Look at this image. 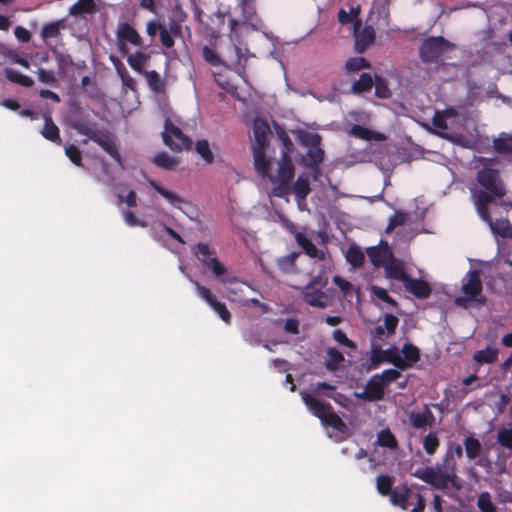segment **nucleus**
Wrapping results in <instances>:
<instances>
[{
    "mask_svg": "<svg viewBox=\"0 0 512 512\" xmlns=\"http://www.w3.org/2000/svg\"><path fill=\"white\" fill-rule=\"evenodd\" d=\"M336 386L327 382H317L314 386L313 391L301 390L299 392L303 403L310 413L317 417L324 427H331L335 430V440L342 441L348 435V427L341 417L333 411L330 403L321 401L318 398V391H328L325 395L328 398L333 399L335 402H339L340 393L333 394L336 390Z\"/></svg>",
    "mask_w": 512,
    "mask_h": 512,
    "instance_id": "nucleus-1",
    "label": "nucleus"
},
{
    "mask_svg": "<svg viewBox=\"0 0 512 512\" xmlns=\"http://www.w3.org/2000/svg\"><path fill=\"white\" fill-rule=\"evenodd\" d=\"M411 475L439 490H446L450 486L460 488L457 483L456 460L453 458L452 449H447L441 462L434 466L420 467L411 472Z\"/></svg>",
    "mask_w": 512,
    "mask_h": 512,
    "instance_id": "nucleus-2",
    "label": "nucleus"
},
{
    "mask_svg": "<svg viewBox=\"0 0 512 512\" xmlns=\"http://www.w3.org/2000/svg\"><path fill=\"white\" fill-rule=\"evenodd\" d=\"M476 180L483 189L472 188L471 198L477 213L485 214L484 206H488L497 198H502L506 194V189L499 171L487 164L477 172Z\"/></svg>",
    "mask_w": 512,
    "mask_h": 512,
    "instance_id": "nucleus-3",
    "label": "nucleus"
},
{
    "mask_svg": "<svg viewBox=\"0 0 512 512\" xmlns=\"http://www.w3.org/2000/svg\"><path fill=\"white\" fill-rule=\"evenodd\" d=\"M269 134L270 128L268 124L261 119H255L253 122V135L255 142L252 145V149L255 170L261 176H265L268 174L269 162L265 157L264 149Z\"/></svg>",
    "mask_w": 512,
    "mask_h": 512,
    "instance_id": "nucleus-4",
    "label": "nucleus"
},
{
    "mask_svg": "<svg viewBox=\"0 0 512 512\" xmlns=\"http://www.w3.org/2000/svg\"><path fill=\"white\" fill-rule=\"evenodd\" d=\"M277 217L281 225L294 236L296 243L308 257L317 261H324L326 259V251L317 248L311 237L307 234L306 229L298 231L295 224L282 213H278Z\"/></svg>",
    "mask_w": 512,
    "mask_h": 512,
    "instance_id": "nucleus-5",
    "label": "nucleus"
},
{
    "mask_svg": "<svg viewBox=\"0 0 512 512\" xmlns=\"http://www.w3.org/2000/svg\"><path fill=\"white\" fill-rule=\"evenodd\" d=\"M456 45L443 36H430L419 47V58L425 64L438 63L446 53L453 51Z\"/></svg>",
    "mask_w": 512,
    "mask_h": 512,
    "instance_id": "nucleus-6",
    "label": "nucleus"
},
{
    "mask_svg": "<svg viewBox=\"0 0 512 512\" xmlns=\"http://www.w3.org/2000/svg\"><path fill=\"white\" fill-rule=\"evenodd\" d=\"M390 502L394 506H398L403 510H407L412 506L410 512H424L426 506L425 499L421 493L407 485H403L401 487L398 486L393 489L390 496Z\"/></svg>",
    "mask_w": 512,
    "mask_h": 512,
    "instance_id": "nucleus-7",
    "label": "nucleus"
},
{
    "mask_svg": "<svg viewBox=\"0 0 512 512\" xmlns=\"http://www.w3.org/2000/svg\"><path fill=\"white\" fill-rule=\"evenodd\" d=\"M192 253L198 258L203 266L208 268L216 277L223 276L227 269L217 259L216 250L207 243L199 242L192 247Z\"/></svg>",
    "mask_w": 512,
    "mask_h": 512,
    "instance_id": "nucleus-8",
    "label": "nucleus"
},
{
    "mask_svg": "<svg viewBox=\"0 0 512 512\" xmlns=\"http://www.w3.org/2000/svg\"><path fill=\"white\" fill-rule=\"evenodd\" d=\"M162 138L164 144L175 152H179L183 149L190 150L192 148V140L186 136L181 129L175 126L170 118H166L165 120Z\"/></svg>",
    "mask_w": 512,
    "mask_h": 512,
    "instance_id": "nucleus-9",
    "label": "nucleus"
},
{
    "mask_svg": "<svg viewBox=\"0 0 512 512\" xmlns=\"http://www.w3.org/2000/svg\"><path fill=\"white\" fill-rule=\"evenodd\" d=\"M116 46L121 54L128 52V44L142 48L144 46L143 38L136 29L127 22H120L116 29Z\"/></svg>",
    "mask_w": 512,
    "mask_h": 512,
    "instance_id": "nucleus-10",
    "label": "nucleus"
},
{
    "mask_svg": "<svg viewBox=\"0 0 512 512\" xmlns=\"http://www.w3.org/2000/svg\"><path fill=\"white\" fill-rule=\"evenodd\" d=\"M496 441L502 450L497 452L495 466L497 473L507 471V460L512 457V428H500L496 434Z\"/></svg>",
    "mask_w": 512,
    "mask_h": 512,
    "instance_id": "nucleus-11",
    "label": "nucleus"
},
{
    "mask_svg": "<svg viewBox=\"0 0 512 512\" xmlns=\"http://www.w3.org/2000/svg\"><path fill=\"white\" fill-rule=\"evenodd\" d=\"M189 279L194 285L197 295L218 314L223 322L229 325L232 317L225 303L220 302L210 289L191 278Z\"/></svg>",
    "mask_w": 512,
    "mask_h": 512,
    "instance_id": "nucleus-12",
    "label": "nucleus"
},
{
    "mask_svg": "<svg viewBox=\"0 0 512 512\" xmlns=\"http://www.w3.org/2000/svg\"><path fill=\"white\" fill-rule=\"evenodd\" d=\"M482 289L483 286L480 279V270H469L462 282V293L479 305H484L486 298L481 295Z\"/></svg>",
    "mask_w": 512,
    "mask_h": 512,
    "instance_id": "nucleus-13",
    "label": "nucleus"
},
{
    "mask_svg": "<svg viewBox=\"0 0 512 512\" xmlns=\"http://www.w3.org/2000/svg\"><path fill=\"white\" fill-rule=\"evenodd\" d=\"M89 140L98 144L106 153H108L118 164L122 165V159L118 152L115 137L112 133L102 130L92 129L87 135Z\"/></svg>",
    "mask_w": 512,
    "mask_h": 512,
    "instance_id": "nucleus-14",
    "label": "nucleus"
},
{
    "mask_svg": "<svg viewBox=\"0 0 512 512\" xmlns=\"http://www.w3.org/2000/svg\"><path fill=\"white\" fill-rule=\"evenodd\" d=\"M300 296L303 301L311 307L325 309L331 304L328 294L321 288L303 286L300 291Z\"/></svg>",
    "mask_w": 512,
    "mask_h": 512,
    "instance_id": "nucleus-15",
    "label": "nucleus"
},
{
    "mask_svg": "<svg viewBox=\"0 0 512 512\" xmlns=\"http://www.w3.org/2000/svg\"><path fill=\"white\" fill-rule=\"evenodd\" d=\"M381 362H389L395 365L398 369H405V363L402 361V357L399 351L395 347L388 349H374L371 355V365L376 368Z\"/></svg>",
    "mask_w": 512,
    "mask_h": 512,
    "instance_id": "nucleus-16",
    "label": "nucleus"
},
{
    "mask_svg": "<svg viewBox=\"0 0 512 512\" xmlns=\"http://www.w3.org/2000/svg\"><path fill=\"white\" fill-rule=\"evenodd\" d=\"M269 162L268 169L270 168V165L272 164L271 161L267 160ZM277 174L275 176L267 174V176L270 178V181L272 183L276 182H286L290 183L291 179L294 175V165L292 163V160L289 155L286 153H282V157L280 161H277ZM266 177V175L264 176Z\"/></svg>",
    "mask_w": 512,
    "mask_h": 512,
    "instance_id": "nucleus-17",
    "label": "nucleus"
},
{
    "mask_svg": "<svg viewBox=\"0 0 512 512\" xmlns=\"http://www.w3.org/2000/svg\"><path fill=\"white\" fill-rule=\"evenodd\" d=\"M484 212L485 214L478 213V215L483 221L489 224L493 234L502 238H512V225L507 219L499 218L493 221L487 206H484Z\"/></svg>",
    "mask_w": 512,
    "mask_h": 512,
    "instance_id": "nucleus-18",
    "label": "nucleus"
},
{
    "mask_svg": "<svg viewBox=\"0 0 512 512\" xmlns=\"http://www.w3.org/2000/svg\"><path fill=\"white\" fill-rule=\"evenodd\" d=\"M221 282L225 285L228 300L240 304L243 299V289L245 286L249 287L246 283L240 282L236 276L226 275L221 276Z\"/></svg>",
    "mask_w": 512,
    "mask_h": 512,
    "instance_id": "nucleus-19",
    "label": "nucleus"
},
{
    "mask_svg": "<svg viewBox=\"0 0 512 512\" xmlns=\"http://www.w3.org/2000/svg\"><path fill=\"white\" fill-rule=\"evenodd\" d=\"M367 255L373 265L382 267L394 257L388 243L383 240L380 241L378 246L367 248Z\"/></svg>",
    "mask_w": 512,
    "mask_h": 512,
    "instance_id": "nucleus-20",
    "label": "nucleus"
},
{
    "mask_svg": "<svg viewBox=\"0 0 512 512\" xmlns=\"http://www.w3.org/2000/svg\"><path fill=\"white\" fill-rule=\"evenodd\" d=\"M485 34L486 37L483 38V44L481 48L478 49L476 44L471 45V50L474 49L475 51V59L473 60V65L491 62V51L497 48L496 43L488 41L491 38V30L487 29Z\"/></svg>",
    "mask_w": 512,
    "mask_h": 512,
    "instance_id": "nucleus-21",
    "label": "nucleus"
},
{
    "mask_svg": "<svg viewBox=\"0 0 512 512\" xmlns=\"http://www.w3.org/2000/svg\"><path fill=\"white\" fill-rule=\"evenodd\" d=\"M403 285L407 292L411 293L418 299H426L431 295L432 292L429 283L420 278L414 279L408 277Z\"/></svg>",
    "mask_w": 512,
    "mask_h": 512,
    "instance_id": "nucleus-22",
    "label": "nucleus"
},
{
    "mask_svg": "<svg viewBox=\"0 0 512 512\" xmlns=\"http://www.w3.org/2000/svg\"><path fill=\"white\" fill-rule=\"evenodd\" d=\"M238 7L241 9L243 25H247L255 31L262 28L263 23L256 13L255 2L238 4Z\"/></svg>",
    "mask_w": 512,
    "mask_h": 512,
    "instance_id": "nucleus-23",
    "label": "nucleus"
},
{
    "mask_svg": "<svg viewBox=\"0 0 512 512\" xmlns=\"http://www.w3.org/2000/svg\"><path fill=\"white\" fill-rule=\"evenodd\" d=\"M398 323L399 320L395 315L385 314L384 323L382 325L376 326L372 331L373 337L382 339L383 337L392 336L393 334H395Z\"/></svg>",
    "mask_w": 512,
    "mask_h": 512,
    "instance_id": "nucleus-24",
    "label": "nucleus"
},
{
    "mask_svg": "<svg viewBox=\"0 0 512 512\" xmlns=\"http://www.w3.org/2000/svg\"><path fill=\"white\" fill-rule=\"evenodd\" d=\"M44 126L40 131L41 135L48 141H51L57 145L62 144V140L60 137V131L58 126L52 120V117L49 113L43 115Z\"/></svg>",
    "mask_w": 512,
    "mask_h": 512,
    "instance_id": "nucleus-25",
    "label": "nucleus"
},
{
    "mask_svg": "<svg viewBox=\"0 0 512 512\" xmlns=\"http://www.w3.org/2000/svg\"><path fill=\"white\" fill-rule=\"evenodd\" d=\"M385 274L388 278L395 279L398 281H402L403 283L409 277L405 272L403 263L393 257L390 259L384 266Z\"/></svg>",
    "mask_w": 512,
    "mask_h": 512,
    "instance_id": "nucleus-26",
    "label": "nucleus"
},
{
    "mask_svg": "<svg viewBox=\"0 0 512 512\" xmlns=\"http://www.w3.org/2000/svg\"><path fill=\"white\" fill-rule=\"evenodd\" d=\"M409 420L411 425L416 428H424L425 426H431L434 423V415L429 408V405H424V411L422 413L419 412H411L409 414Z\"/></svg>",
    "mask_w": 512,
    "mask_h": 512,
    "instance_id": "nucleus-27",
    "label": "nucleus"
},
{
    "mask_svg": "<svg viewBox=\"0 0 512 512\" xmlns=\"http://www.w3.org/2000/svg\"><path fill=\"white\" fill-rule=\"evenodd\" d=\"M375 30L372 26H365L360 32L355 34V50L362 53L374 42Z\"/></svg>",
    "mask_w": 512,
    "mask_h": 512,
    "instance_id": "nucleus-28",
    "label": "nucleus"
},
{
    "mask_svg": "<svg viewBox=\"0 0 512 512\" xmlns=\"http://www.w3.org/2000/svg\"><path fill=\"white\" fill-rule=\"evenodd\" d=\"M348 134L355 138H359L362 140H375V141H384L386 136L381 132L372 131L366 127L355 124L350 127L348 130Z\"/></svg>",
    "mask_w": 512,
    "mask_h": 512,
    "instance_id": "nucleus-29",
    "label": "nucleus"
},
{
    "mask_svg": "<svg viewBox=\"0 0 512 512\" xmlns=\"http://www.w3.org/2000/svg\"><path fill=\"white\" fill-rule=\"evenodd\" d=\"M160 42L162 46L166 49V52L164 53L168 60H177L179 58V55L177 51L173 48L175 41L174 36L171 35V33L168 31L167 26H163L160 28Z\"/></svg>",
    "mask_w": 512,
    "mask_h": 512,
    "instance_id": "nucleus-30",
    "label": "nucleus"
},
{
    "mask_svg": "<svg viewBox=\"0 0 512 512\" xmlns=\"http://www.w3.org/2000/svg\"><path fill=\"white\" fill-rule=\"evenodd\" d=\"M235 59L231 61V68L236 71L240 76L245 74L246 62L248 57L252 56L247 48L241 49L237 45H233Z\"/></svg>",
    "mask_w": 512,
    "mask_h": 512,
    "instance_id": "nucleus-31",
    "label": "nucleus"
},
{
    "mask_svg": "<svg viewBox=\"0 0 512 512\" xmlns=\"http://www.w3.org/2000/svg\"><path fill=\"white\" fill-rule=\"evenodd\" d=\"M149 60L150 54L141 50H138L127 57V63L129 66L139 74H144V72H146L144 68L149 63Z\"/></svg>",
    "mask_w": 512,
    "mask_h": 512,
    "instance_id": "nucleus-32",
    "label": "nucleus"
},
{
    "mask_svg": "<svg viewBox=\"0 0 512 512\" xmlns=\"http://www.w3.org/2000/svg\"><path fill=\"white\" fill-rule=\"evenodd\" d=\"M466 457L469 460H476L483 451L481 442L475 437L474 434H470L464 439L463 442Z\"/></svg>",
    "mask_w": 512,
    "mask_h": 512,
    "instance_id": "nucleus-33",
    "label": "nucleus"
},
{
    "mask_svg": "<svg viewBox=\"0 0 512 512\" xmlns=\"http://www.w3.org/2000/svg\"><path fill=\"white\" fill-rule=\"evenodd\" d=\"M375 444L390 450L398 449V441L389 428L381 429L377 433Z\"/></svg>",
    "mask_w": 512,
    "mask_h": 512,
    "instance_id": "nucleus-34",
    "label": "nucleus"
},
{
    "mask_svg": "<svg viewBox=\"0 0 512 512\" xmlns=\"http://www.w3.org/2000/svg\"><path fill=\"white\" fill-rule=\"evenodd\" d=\"M310 191L311 189L308 177L300 175L293 185V193L299 205L301 202L305 201Z\"/></svg>",
    "mask_w": 512,
    "mask_h": 512,
    "instance_id": "nucleus-35",
    "label": "nucleus"
},
{
    "mask_svg": "<svg viewBox=\"0 0 512 512\" xmlns=\"http://www.w3.org/2000/svg\"><path fill=\"white\" fill-rule=\"evenodd\" d=\"M3 74L4 77L11 83H15L27 88H30L34 85V81L31 77L24 75L12 68H4Z\"/></svg>",
    "mask_w": 512,
    "mask_h": 512,
    "instance_id": "nucleus-36",
    "label": "nucleus"
},
{
    "mask_svg": "<svg viewBox=\"0 0 512 512\" xmlns=\"http://www.w3.org/2000/svg\"><path fill=\"white\" fill-rule=\"evenodd\" d=\"M145 77L149 89L155 94H162L165 92V84L160 74L155 70H150L142 74Z\"/></svg>",
    "mask_w": 512,
    "mask_h": 512,
    "instance_id": "nucleus-37",
    "label": "nucleus"
},
{
    "mask_svg": "<svg viewBox=\"0 0 512 512\" xmlns=\"http://www.w3.org/2000/svg\"><path fill=\"white\" fill-rule=\"evenodd\" d=\"M150 185L158 194L165 198L174 207L181 209V204L185 203V200L181 196L163 188L156 182L150 181Z\"/></svg>",
    "mask_w": 512,
    "mask_h": 512,
    "instance_id": "nucleus-38",
    "label": "nucleus"
},
{
    "mask_svg": "<svg viewBox=\"0 0 512 512\" xmlns=\"http://www.w3.org/2000/svg\"><path fill=\"white\" fill-rule=\"evenodd\" d=\"M343 361L344 356L337 348L329 347L326 350V359L324 365L328 371H336Z\"/></svg>",
    "mask_w": 512,
    "mask_h": 512,
    "instance_id": "nucleus-39",
    "label": "nucleus"
},
{
    "mask_svg": "<svg viewBox=\"0 0 512 512\" xmlns=\"http://www.w3.org/2000/svg\"><path fill=\"white\" fill-rule=\"evenodd\" d=\"M153 163L161 169L172 171L178 166L179 160L166 152H160L153 157Z\"/></svg>",
    "mask_w": 512,
    "mask_h": 512,
    "instance_id": "nucleus-40",
    "label": "nucleus"
},
{
    "mask_svg": "<svg viewBox=\"0 0 512 512\" xmlns=\"http://www.w3.org/2000/svg\"><path fill=\"white\" fill-rule=\"evenodd\" d=\"M300 252L292 251L287 255H284L282 257H279L276 260V264L280 271L284 273H292L295 271L296 268V260L299 257Z\"/></svg>",
    "mask_w": 512,
    "mask_h": 512,
    "instance_id": "nucleus-41",
    "label": "nucleus"
},
{
    "mask_svg": "<svg viewBox=\"0 0 512 512\" xmlns=\"http://www.w3.org/2000/svg\"><path fill=\"white\" fill-rule=\"evenodd\" d=\"M401 352L403 354L402 361L405 363V368L411 367L413 364L420 360L419 349L411 343H405Z\"/></svg>",
    "mask_w": 512,
    "mask_h": 512,
    "instance_id": "nucleus-42",
    "label": "nucleus"
},
{
    "mask_svg": "<svg viewBox=\"0 0 512 512\" xmlns=\"http://www.w3.org/2000/svg\"><path fill=\"white\" fill-rule=\"evenodd\" d=\"M498 350L496 348L486 347L474 353L473 359L479 364H490L497 360Z\"/></svg>",
    "mask_w": 512,
    "mask_h": 512,
    "instance_id": "nucleus-43",
    "label": "nucleus"
},
{
    "mask_svg": "<svg viewBox=\"0 0 512 512\" xmlns=\"http://www.w3.org/2000/svg\"><path fill=\"white\" fill-rule=\"evenodd\" d=\"M95 12L93 0H78L69 8V15L92 14Z\"/></svg>",
    "mask_w": 512,
    "mask_h": 512,
    "instance_id": "nucleus-44",
    "label": "nucleus"
},
{
    "mask_svg": "<svg viewBox=\"0 0 512 512\" xmlns=\"http://www.w3.org/2000/svg\"><path fill=\"white\" fill-rule=\"evenodd\" d=\"M374 80L369 73H362L360 78L352 84L351 90L354 93L369 91L373 86Z\"/></svg>",
    "mask_w": 512,
    "mask_h": 512,
    "instance_id": "nucleus-45",
    "label": "nucleus"
},
{
    "mask_svg": "<svg viewBox=\"0 0 512 512\" xmlns=\"http://www.w3.org/2000/svg\"><path fill=\"white\" fill-rule=\"evenodd\" d=\"M346 260L354 268H358L363 265L365 256L362 250L358 246H350L346 253Z\"/></svg>",
    "mask_w": 512,
    "mask_h": 512,
    "instance_id": "nucleus-46",
    "label": "nucleus"
},
{
    "mask_svg": "<svg viewBox=\"0 0 512 512\" xmlns=\"http://www.w3.org/2000/svg\"><path fill=\"white\" fill-rule=\"evenodd\" d=\"M376 379L377 378H374L373 376L365 386L369 396L373 401L382 400L384 397L383 384H381L380 380L376 381Z\"/></svg>",
    "mask_w": 512,
    "mask_h": 512,
    "instance_id": "nucleus-47",
    "label": "nucleus"
},
{
    "mask_svg": "<svg viewBox=\"0 0 512 512\" xmlns=\"http://www.w3.org/2000/svg\"><path fill=\"white\" fill-rule=\"evenodd\" d=\"M440 446V439L436 432H429L423 438V449L428 455H433Z\"/></svg>",
    "mask_w": 512,
    "mask_h": 512,
    "instance_id": "nucleus-48",
    "label": "nucleus"
},
{
    "mask_svg": "<svg viewBox=\"0 0 512 512\" xmlns=\"http://www.w3.org/2000/svg\"><path fill=\"white\" fill-rule=\"evenodd\" d=\"M394 478L389 475H379L376 479L377 491L382 495H390L393 491Z\"/></svg>",
    "mask_w": 512,
    "mask_h": 512,
    "instance_id": "nucleus-49",
    "label": "nucleus"
},
{
    "mask_svg": "<svg viewBox=\"0 0 512 512\" xmlns=\"http://www.w3.org/2000/svg\"><path fill=\"white\" fill-rule=\"evenodd\" d=\"M195 150L207 164L213 163L214 155L206 139L198 140L195 145Z\"/></svg>",
    "mask_w": 512,
    "mask_h": 512,
    "instance_id": "nucleus-50",
    "label": "nucleus"
},
{
    "mask_svg": "<svg viewBox=\"0 0 512 512\" xmlns=\"http://www.w3.org/2000/svg\"><path fill=\"white\" fill-rule=\"evenodd\" d=\"M409 218H410L409 213L402 212V211H396L389 219L388 225L385 230L386 233H390L398 226L405 225Z\"/></svg>",
    "mask_w": 512,
    "mask_h": 512,
    "instance_id": "nucleus-51",
    "label": "nucleus"
},
{
    "mask_svg": "<svg viewBox=\"0 0 512 512\" xmlns=\"http://www.w3.org/2000/svg\"><path fill=\"white\" fill-rule=\"evenodd\" d=\"M62 20L49 22L43 25L40 36L43 40L56 38L60 34Z\"/></svg>",
    "mask_w": 512,
    "mask_h": 512,
    "instance_id": "nucleus-52",
    "label": "nucleus"
},
{
    "mask_svg": "<svg viewBox=\"0 0 512 512\" xmlns=\"http://www.w3.org/2000/svg\"><path fill=\"white\" fill-rule=\"evenodd\" d=\"M493 148L501 154L512 153V136H500L493 141Z\"/></svg>",
    "mask_w": 512,
    "mask_h": 512,
    "instance_id": "nucleus-53",
    "label": "nucleus"
},
{
    "mask_svg": "<svg viewBox=\"0 0 512 512\" xmlns=\"http://www.w3.org/2000/svg\"><path fill=\"white\" fill-rule=\"evenodd\" d=\"M375 95L381 99H388L392 93L388 87L387 81L380 76H375L374 83Z\"/></svg>",
    "mask_w": 512,
    "mask_h": 512,
    "instance_id": "nucleus-54",
    "label": "nucleus"
},
{
    "mask_svg": "<svg viewBox=\"0 0 512 512\" xmlns=\"http://www.w3.org/2000/svg\"><path fill=\"white\" fill-rule=\"evenodd\" d=\"M401 373L397 369H386L381 374H375L374 378H378L383 386H387L400 378Z\"/></svg>",
    "mask_w": 512,
    "mask_h": 512,
    "instance_id": "nucleus-55",
    "label": "nucleus"
},
{
    "mask_svg": "<svg viewBox=\"0 0 512 512\" xmlns=\"http://www.w3.org/2000/svg\"><path fill=\"white\" fill-rule=\"evenodd\" d=\"M477 506L481 512H496V507L488 492H482L477 499Z\"/></svg>",
    "mask_w": 512,
    "mask_h": 512,
    "instance_id": "nucleus-56",
    "label": "nucleus"
},
{
    "mask_svg": "<svg viewBox=\"0 0 512 512\" xmlns=\"http://www.w3.org/2000/svg\"><path fill=\"white\" fill-rule=\"evenodd\" d=\"M369 67V62L362 56L349 58L345 63V68L348 71H359Z\"/></svg>",
    "mask_w": 512,
    "mask_h": 512,
    "instance_id": "nucleus-57",
    "label": "nucleus"
},
{
    "mask_svg": "<svg viewBox=\"0 0 512 512\" xmlns=\"http://www.w3.org/2000/svg\"><path fill=\"white\" fill-rule=\"evenodd\" d=\"M54 55H55L58 69L60 72H65V70L69 66L74 65L72 57L68 53H61V52L54 51Z\"/></svg>",
    "mask_w": 512,
    "mask_h": 512,
    "instance_id": "nucleus-58",
    "label": "nucleus"
},
{
    "mask_svg": "<svg viewBox=\"0 0 512 512\" xmlns=\"http://www.w3.org/2000/svg\"><path fill=\"white\" fill-rule=\"evenodd\" d=\"M371 292L376 298L386 302L390 306H392V307L397 306V302L391 296H389L386 289L379 287V286H372Z\"/></svg>",
    "mask_w": 512,
    "mask_h": 512,
    "instance_id": "nucleus-59",
    "label": "nucleus"
},
{
    "mask_svg": "<svg viewBox=\"0 0 512 512\" xmlns=\"http://www.w3.org/2000/svg\"><path fill=\"white\" fill-rule=\"evenodd\" d=\"M65 154L72 163L77 166H82V155L81 151L74 144H70L65 147Z\"/></svg>",
    "mask_w": 512,
    "mask_h": 512,
    "instance_id": "nucleus-60",
    "label": "nucleus"
},
{
    "mask_svg": "<svg viewBox=\"0 0 512 512\" xmlns=\"http://www.w3.org/2000/svg\"><path fill=\"white\" fill-rule=\"evenodd\" d=\"M20 52L5 43L0 42V56L8 59L10 63L14 64L15 60L18 58Z\"/></svg>",
    "mask_w": 512,
    "mask_h": 512,
    "instance_id": "nucleus-61",
    "label": "nucleus"
},
{
    "mask_svg": "<svg viewBox=\"0 0 512 512\" xmlns=\"http://www.w3.org/2000/svg\"><path fill=\"white\" fill-rule=\"evenodd\" d=\"M307 156L312 166H317L323 161L324 151L319 147L308 148Z\"/></svg>",
    "mask_w": 512,
    "mask_h": 512,
    "instance_id": "nucleus-62",
    "label": "nucleus"
},
{
    "mask_svg": "<svg viewBox=\"0 0 512 512\" xmlns=\"http://www.w3.org/2000/svg\"><path fill=\"white\" fill-rule=\"evenodd\" d=\"M69 126L76 130L78 134L87 136L92 130L83 120L79 118L71 119Z\"/></svg>",
    "mask_w": 512,
    "mask_h": 512,
    "instance_id": "nucleus-63",
    "label": "nucleus"
},
{
    "mask_svg": "<svg viewBox=\"0 0 512 512\" xmlns=\"http://www.w3.org/2000/svg\"><path fill=\"white\" fill-rule=\"evenodd\" d=\"M202 56L206 62L209 64L216 66L221 63L219 56L217 53L210 47L204 46L202 49Z\"/></svg>",
    "mask_w": 512,
    "mask_h": 512,
    "instance_id": "nucleus-64",
    "label": "nucleus"
}]
</instances>
